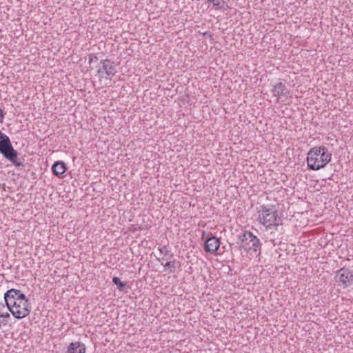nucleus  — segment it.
Returning <instances> with one entry per match:
<instances>
[{
	"mask_svg": "<svg viewBox=\"0 0 353 353\" xmlns=\"http://www.w3.org/2000/svg\"><path fill=\"white\" fill-rule=\"evenodd\" d=\"M332 159V154L325 146L314 147L307 152V163L310 170H318L324 168Z\"/></svg>",
	"mask_w": 353,
	"mask_h": 353,
	"instance_id": "f257e3e1",
	"label": "nucleus"
},
{
	"mask_svg": "<svg viewBox=\"0 0 353 353\" xmlns=\"http://www.w3.org/2000/svg\"><path fill=\"white\" fill-rule=\"evenodd\" d=\"M5 301L13 316L16 319H21L22 294L20 291L14 289L8 290L5 294Z\"/></svg>",
	"mask_w": 353,
	"mask_h": 353,
	"instance_id": "f03ea898",
	"label": "nucleus"
},
{
	"mask_svg": "<svg viewBox=\"0 0 353 353\" xmlns=\"http://www.w3.org/2000/svg\"><path fill=\"white\" fill-rule=\"evenodd\" d=\"M239 249L244 250L245 252H260L261 243L256 236L251 232L245 231L238 236V242Z\"/></svg>",
	"mask_w": 353,
	"mask_h": 353,
	"instance_id": "7ed1b4c3",
	"label": "nucleus"
},
{
	"mask_svg": "<svg viewBox=\"0 0 353 353\" xmlns=\"http://www.w3.org/2000/svg\"><path fill=\"white\" fill-rule=\"evenodd\" d=\"M259 222L266 228L272 225H278L280 218L278 217L277 211L272 208L261 206V209L259 210Z\"/></svg>",
	"mask_w": 353,
	"mask_h": 353,
	"instance_id": "20e7f679",
	"label": "nucleus"
},
{
	"mask_svg": "<svg viewBox=\"0 0 353 353\" xmlns=\"http://www.w3.org/2000/svg\"><path fill=\"white\" fill-rule=\"evenodd\" d=\"M335 281L339 285L345 288L353 284V271L347 268H341L336 272Z\"/></svg>",
	"mask_w": 353,
	"mask_h": 353,
	"instance_id": "39448f33",
	"label": "nucleus"
},
{
	"mask_svg": "<svg viewBox=\"0 0 353 353\" xmlns=\"http://www.w3.org/2000/svg\"><path fill=\"white\" fill-rule=\"evenodd\" d=\"M100 64L97 72L101 78L111 79L115 74L116 68L110 59L101 60Z\"/></svg>",
	"mask_w": 353,
	"mask_h": 353,
	"instance_id": "423d86ee",
	"label": "nucleus"
},
{
	"mask_svg": "<svg viewBox=\"0 0 353 353\" xmlns=\"http://www.w3.org/2000/svg\"><path fill=\"white\" fill-rule=\"evenodd\" d=\"M272 92L273 96L277 98V101H279V99H281V101H283V98L287 99L290 97L289 90L285 85L282 82L276 83L272 89Z\"/></svg>",
	"mask_w": 353,
	"mask_h": 353,
	"instance_id": "0eeeda50",
	"label": "nucleus"
},
{
	"mask_svg": "<svg viewBox=\"0 0 353 353\" xmlns=\"http://www.w3.org/2000/svg\"><path fill=\"white\" fill-rule=\"evenodd\" d=\"M220 246L219 239L215 236L210 237L205 243V250L208 252L215 253Z\"/></svg>",
	"mask_w": 353,
	"mask_h": 353,
	"instance_id": "6e6552de",
	"label": "nucleus"
},
{
	"mask_svg": "<svg viewBox=\"0 0 353 353\" xmlns=\"http://www.w3.org/2000/svg\"><path fill=\"white\" fill-rule=\"evenodd\" d=\"M85 345L79 341L72 342L70 343L67 353H85Z\"/></svg>",
	"mask_w": 353,
	"mask_h": 353,
	"instance_id": "1a4fd4ad",
	"label": "nucleus"
},
{
	"mask_svg": "<svg viewBox=\"0 0 353 353\" xmlns=\"http://www.w3.org/2000/svg\"><path fill=\"white\" fill-rule=\"evenodd\" d=\"M52 170L55 176H60L65 173L66 165L63 161H56L52 167Z\"/></svg>",
	"mask_w": 353,
	"mask_h": 353,
	"instance_id": "9d476101",
	"label": "nucleus"
},
{
	"mask_svg": "<svg viewBox=\"0 0 353 353\" xmlns=\"http://www.w3.org/2000/svg\"><path fill=\"white\" fill-rule=\"evenodd\" d=\"M112 282L116 285L119 290H123L126 285L125 283L122 282L120 279L117 276H114L112 279Z\"/></svg>",
	"mask_w": 353,
	"mask_h": 353,
	"instance_id": "9b49d317",
	"label": "nucleus"
},
{
	"mask_svg": "<svg viewBox=\"0 0 353 353\" xmlns=\"http://www.w3.org/2000/svg\"><path fill=\"white\" fill-rule=\"evenodd\" d=\"M23 301H25V303H23V318L27 316L30 312V308L28 307L27 303H28V299H26V296L23 294Z\"/></svg>",
	"mask_w": 353,
	"mask_h": 353,
	"instance_id": "f8f14e48",
	"label": "nucleus"
},
{
	"mask_svg": "<svg viewBox=\"0 0 353 353\" xmlns=\"http://www.w3.org/2000/svg\"><path fill=\"white\" fill-rule=\"evenodd\" d=\"M174 263H175L174 261H168V262H166L165 263H163V261L161 262V265L170 268V272H174V271H175Z\"/></svg>",
	"mask_w": 353,
	"mask_h": 353,
	"instance_id": "ddd939ff",
	"label": "nucleus"
},
{
	"mask_svg": "<svg viewBox=\"0 0 353 353\" xmlns=\"http://www.w3.org/2000/svg\"><path fill=\"white\" fill-rule=\"evenodd\" d=\"M208 2H210L213 4L214 6L218 8L220 7L221 4L223 2V0H206Z\"/></svg>",
	"mask_w": 353,
	"mask_h": 353,
	"instance_id": "4468645a",
	"label": "nucleus"
},
{
	"mask_svg": "<svg viewBox=\"0 0 353 353\" xmlns=\"http://www.w3.org/2000/svg\"><path fill=\"white\" fill-rule=\"evenodd\" d=\"M159 250L161 254L166 256L168 254V250L166 246H163L159 248Z\"/></svg>",
	"mask_w": 353,
	"mask_h": 353,
	"instance_id": "2eb2a0df",
	"label": "nucleus"
},
{
	"mask_svg": "<svg viewBox=\"0 0 353 353\" xmlns=\"http://www.w3.org/2000/svg\"><path fill=\"white\" fill-rule=\"evenodd\" d=\"M3 112H2V110L0 109V119H2V118H3Z\"/></svg>",
	"mask_w": 353,
	"mask_h": 353,
	"instance_id": "dca6fc26",
	"label": "nucleus"
},
{
	"mask_svg": "<svg viewBox=\"0 0 353 353\" xmlns=\"http://www.w3.org/2000/svg\"><path fill=\"white\" fill-rule=\"evenodd\" d=\"M234 245V243H230V246L232 247Z\"/></svg>",
	"mask_w": 353,
	"mask_h": 353,
	"instance_id": "f3484780",
	"label": "nucleus"
}]
</instances>
